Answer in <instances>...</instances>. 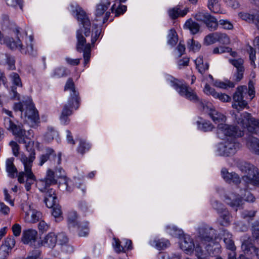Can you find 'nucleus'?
Wrapping results in <instances>:
<instances>
[{
    "label": "nucleus",
    "instance_id": "obj_1",
    "mask_svg": "<svg viewBox=\"0 0 259 259\" xmlns=\"http://www.w3.org/2000/svg\"><path fill=\"white\" fill-rule=\"evenodd\" d=\"M236 122L242 129L236 126L219 123L218 125L217 135L220 139L226 137H240L243 136V129L246 128L251 133L259 134V120L252 117L250 114L244 112L239 115H235Z\"/></svg>",
    "mask_w": 259,
    "mask_h": 259
},
{
    "label": "nucleus",
    "instance_id": "obj_2",
    "mask_svg": "<svg viewBox=\"0 0 259 259\" xmlns=\"http://www.w3.org/2000/svg\"><path fill=\"white\" fill-rule=\"evenodd\" d=\"M39 159L38 164L40 166H42L46 162L49 161L50 166L53 168L47 170L45 178L37 182V186L39 190L44 192L51 185L57 183V178L63 176L64 171L60 166H59L61 161V153L57 155L52 149H47L46 153L41 155Z\"/></svg>",
    "mask_w": 259,
    "mask_h": 259
},
{
    "label": "nucleus",
    "instance_id": "obj_3",
    "mask_svg": "<svg viewBox=\"0 0 259 259\" xmlns=\"http://www.w3.org/2000/svg\"><path fill=\"white\" fill-rule=\"evenodd\" d=\"M237 166L242 172L247 175L242 177L241 181L237 174L234 172H229L227 168H223L221 170V176L226 182L243 185L242 189L244 190L247 189L249 184L259 186V169L257 167L246 161H240Z\"/></svg>",
    "mask_w": 259,
    "mask_h": 259
},
{
    "label": "nucleus",
    "instance_id": "obj_4",
    "mask_svg": "<svg viewBox=\"0 0 259 259\" xmlns=\"http://www.w3.org/2000/svg\"><path fill=\"white\" fill-rule=\"evenodd\" d=\"M15 111H21V116H24L25 120L32 127H36L39 122V117L37 110L34 107L32 100L28 97L22 102L16 103L13 105Z\"/></svg>",
    "mask_w": 259,
    "mask_h": 259
},
{
    "label": "nucleus",
    "instance_id": "obj_5",
    "mask_svg": "<svg viewBox=\"0 0 259 259\" xmlns=\"http://www.w3.org/2000/svg\"><path fill=\"white\" fill-rule=\"evenodd\" d=\"M35 158L34 152L30 154L28 157L24 154H22L20 157V159L24 165L25 171L19 173L18 180L20 183L25 182V187L27 191L30 190L31 185L35 180V176L31 170L32 163Z\"/></svg>",
    "mask_w": 259,
    "mask_h": 259
},
{
    "label": "nucleus",
    "instance_id": "obj_6",
    "mask_svg": "<svg viewBox=\"0 0 259 259\" xmlns=\"http://www.w3.org/2000/svg\"><path fill=\"white\" fill-rule=\"evenodd\" d=\"M14 33L16 34L17 40H14L13 39H10L7 42V46L11 50H18L21 53L25 54H29L32 56H34L36 54V52L34 50L32 41L33 37L32 36H27V34L25 32V40L26 41V46H24L22 43V40H23V36H21L20 33V28L16 27L14 30Z\"/></svg>",
    "mask_w": 259,
    "mask_h": 259
},
{
    "label": "nucleus",
    "instance_id": "obj_7",
    "mask_svg": "<svg viewBox=\"0 0 259 259\" xmlns=\"http://www.w3.org/2000/svg\"><path fill=\"white\" fill-rule=\"evenodd\" d=\"M64 91L70 92V97L67 103L64 105L61 114L70 116L72 114L73 108L75 109L78 108L80 100L79 93L75 90L72 78L68 79L64 87Z\"/></svg>",
    "mask_w": 259,
    "mask_h": 259
},
{
    "label": "nucleus",
    "instance_id": "obj_8",
    "mask_svg": "<svg viewBox=\"0 0 259 259\" xmlns=\"http://www.w3.org/2000/svg\"><path fill=\"white\" fill-rule=\"evenodd\" d=\"M167 80L170 83L171 86L178 92L180 96L194 102L199 101V98L196 95V93L187 84H180V81L178 79L171 76L167 77Z\"/></svg>",
    "mask_w": 259,
    "mask_h": 259
},
{
    "label": "nucleus",
    "instance_id": "obj_9",
    "mask_svg": "<svg viewBox=\"0 0 259 259\" xmlns=\"http://www.w3.org/2000/svg\"><path fill=\"white\" fill-rule=\"evenodd\" d=\"M12 132L15 136L19 143L25 144L26 150L30 152L29 155L32 152L35 154L33 148V142L30 140L31 138L34 135L33 130H29L26 131L18 125Z\"/></svg>",
    "mask_w": 259,
    "mask_h": 259
},
{
    "label": "nucleus",
    "instance_id": "obj_10",
    "mask_svg": "<svg viewBox=\"0 0 259 259\" xmlns=\"http://www.w3.org/2000/svg\"><path fill=\"white\" fill-rule=\"evenodd\" d=\"M240 147V143L235 139H228L218 144L217 152L220 156H229L234 155Z\"/></svg>",
    "mask_w": 259,
    "mask_h": 259
},
{
    "label": "nucleus",
    "instance_id": "obj_11",
    "mask_svg": "<svg viewBox=\"0 0 259 259\" xmlns=\"http://www.w3.org/2000/svg\"><path fill=\"white\" fill-rule=\"evenodd\" d=\"M68 225L70 229L76 230L80 237L86 236L89 233V228L87 222L80 223L77 221L76 212L71 211L68 214Z\"/></svg>",
    "mask_w": 259,
    "mask_h": 259
},
{
    "label": "nucleus",
    "instance_id": "obj_12",
    "mask_svg": "<svg viewBox=\"0 0 259 259\" xmlns=\"http://www.w3.org/2000/svg\"><path fill=\"white\" fill-rule=\"evenodd\" d=\"M77 44L76 49L78 52L83 53L84 64H87L90 60L91 56V44L86 43V39L82 35V30L79 29L76 31Z\"/></svg>",
    "mask_w": 259,
    "mask_h": 259
},
{
    "label": "nucleus",
    "instance_id": "obj_13",
    "mask_svg": "<svg viewBox=\"0 0 259 259\" xmlns=\"http://www.w3.org/2000/svg\"><path fill=\"white\" fill-rule=\"evenodd\" d=\"M198 232V241L204 245L207 244V249L209 250L211 244H214L213 238L216 235V231L211 227L206 226L199 228Z\"/></svg>",
    "mask_w": 259,
    "mask_h": 259
},
{
    "label": "nucleus",
    "instance_id": "obj_14",
    "mask_svg": "<svg viewBox=\"0 0 259 259\" xmlns=\"http://www.w3.org/2000/svg\"><path fill=\"white\" fill-rule=\"evenodd\" d=\"M21 241L24 244L34 248H37L40 246V242L38 240L37 231L34 229L24 230L22 232Z\"/></svg>",
    "mask_w": 259,
    "mask_h": 259
},
{
    "label": "nucleus",
    "instance_id": "obj_15",
    "mask_svg": "<svg viewBox=\"0 0 259 259\" xmlns=\"http://www.w3.org/2000/svg\"><path fill=\"white\" fill-rule=\"evenodd\" d=\"M247 93V88L245 87H239L234 94L233 100L235 102L232 104V107L238 110H240L247 105V103L243 100L244 95Z\"/></svg>",
    "mask_w": 259,
    "mask_h": 259
},
{
    "label": "nucleus",
    "instance_id": "obj_16",
    "mask_svg": "<svg viewBox=\"0 0 259 259\" xmlns=\"http://www.w3.org/2000/svg\"><path fill=\"white\" fill-rule=\"evenodd\" d=\"M22 210L25 212L24 220L26 222L35 223L42 217L41 213L33 208V206L30 204H23Z\"/></svg>",
    "mask_w": 259,
    "mask_h": 259
},
{
    "label": "nucleus",
    "instance_id": "obj_17",
    "mask_svg": "<svg viewBox=\"0 0 259 259\" xmlns=\"http://www.w3.org/2000/svg\"><path fill=\"white\" fill-rule=\"evenodd\" d=\"M77 19L83 25L84 34L85 36H88L90 34L91 22L85 12L81 8L77 6L75 9Z\"/></svg>",
    "mask_w": 259,
    "mask_h": 259
},
{
    "label": "nucleus",
    "instance_id": "obj_18",
    "mask_svg": "<svg viewBox=\"0 0 259 259\" xmlns=\"http://www.w3.org/2000/svg\"><path fill=\"white\" fill-rule=\"evenodd\" d=\"M204 92L209 95H211L213 98L218 99L223 102H228L231 101V97L225 94H222L217 92L215 90L210 87L209 85L206 84L204 88Z\"/></svg>",
    "mask_w": 259,
    "mask_h": 259
},
{
    "label": "nucleus",
    "instance_id": "obj_19",
    "mask_svg": "<svg viewBox=\"0 0 259 259\" xmlns=\"http://www.w3.org/2000/svg\"><path fill=\"white\" fill-rule=\"evenodd\" d=\"M3 112L8 115V117H4V125L7 130L12 132L18 125L16 124L17 121L13 116L12 111L3 109Z\"/></svg>",
    "mask_w": 259,
    "mask_h": 259
},
{
    "label": "nucleus",
    "instance_id": "obj_20",
    "mask_svg": "<svg viewBox=\"0 0 259 259\" xmlns=\"http://www.w3.org/2000/svg\"><path fill=\"white\" fill-rule=\"evenodd\" d=\"M180 247L187 254H191L193 252L194 243L189 235H184L181 241Z\"/></svg>",
    "mask_w": 259,
    "mask_h": 259
},
{
    "label": "nucleus",
    "instance_id": "obj_21",
    "mask_svg": "<svg viewBox=\"0 0 259 259\" xmlns=\"http://www.w3.org/2000/svg\"><path fill=\"white\" fill-rule=\"evenodd\" d=\"M182 6L178 5L172 8H170L168 10V14L171 19H176L179 17H184L188 12L189 9L185 8L184 9H181Z\"/></svg>",
    "mask_w": 259,
    "mask_h": 259
},
{
    "label": "nucleus",
    "instance_id": "obj_22",
    "mask_svg": "<svg viewBox=\"0 0 259 259\" xmlns=\"http://www.w3.org/2000/svg\"><path fill=\"white\" fill-rule=\"evenodd\" d=\"M114 242L113 243V245L115 250L117 252H125L126 250L132 249V242L130 240L125 239L124 240L125 242L124 245L120 244V242L119 239L114 238Z\"/></svg>",
    "mask_w": 259,
    "mask_h": 259
},
{
    "label": "nucleus",
    "instance_id": "obj_23",
    "mask_svg": "<svg viewBox=\"0 0 259 259\" xmlns=\"http://www.w3.org/2000/svg\"><path fill=\"white\" fill-rule=\"evenodd\" d=\"M0 63L4 65H7L9 70H15V59L14 56L8 54H2L0 56Z\"/></svg>",
    "mask_w": 259,
    "mask_h": 259
},
{
    "label": "nucleus",
    "instance_id": "obj_24",
    "mask_svg": "<svg viewBox=\"0 0 259 259\" xmlns=\"http://www.w3.org/2000/svg\"><path fill=\"white\" fill-rule=\"evenodd\" d=\"M57 242V235L53 232H50L41 240L40 245H42L45 247L53 248L56 246Z\"/></svg>",
    "mask_w": 259,
    "mask_h": 259
},
{
    "label": "nucleus",
    "instance_id": "obj_25",
    "mask_svg": "<svg viewBox=\"0 0 259 259\" xmlns=\"http://www.w3.org/2000/svg\"><path fill=\"white\" fill-rule=\"evenodd\" d=\"M226 202L236 211L238 208H240L243 203V200L239 195L234 196L231 195L230 197H227Z\"/></svg>",
    "mask_w": 259,
    "mask_h": 259
},
{
    "label": "nucleus",
    "instance_id": "obj_26",
    "mask_svg": "<svg viewBox=\"0 0 259 259\" xmlns=\"http://www.w3.org/2000/svg\"><path fill=\"white\" fill-rule=\"evenodd\" d=\"M247 147L249 150L259 155V140L252 136H249L247 139Z\"/></svg>",
    "mask_w": 259,
    "mask_h": 259
},
{
    "label": "nucleus",
    "instance_id": "obj_27",
    "mask_svg": "<svg viewBox=\"0 0 259 259\" xmlns=\"http://www.w3.org/2000/svg\"><path fill=\"white\" fill-rule=\"evenodd\" d=\"M204 24L210 31L216 30L219 26V21L213 16L209 14Z\"/></svg>",
    "mask_w": 259,
    "mask_h": 259
},
{
    "label": "nucleus",
    "instance_id": "obj_28",
    "mask_svg": "<svg viewBox=\"0 0 259 259\" xmlns=\"http://www.w3.org/2000/svg\"><path fill=\"white\" fill-rule=\"evenodd\" d=\"M219 214L220 215L219 222L222 226H227L230 225L232 217L228 210L226 209L223 210Z\"/></svg>",
    "mask_w": 259,
    "mask_h": 259
},
{
    "label": "nucleus",
    "instance_id": "obj_29",
    "mask_svg": "<svg viewBox=\"0 0 259 259\" xmlns=\"http://www.w3.org/2000/svg\"><path fill=\"white\" fill-rule=\"evenodd\" d=\"M184 27L189 29L192 34H195L199 31L200 26L198 23L189 19L185 22Z\"/></svg>",
    "mask_w": 259,
    "mask_h": 259
},
{
    "label": "nucleus",
    "instance_id": "obj_30",
    "mask_svg": "<svg viewBox=\"0 0 259 259\" xmlns=\"http://www.w3.org/2000/svg\"><path fill=\"white\" fill-rule=\"evenodd\" d=\"M110 3L109 0H101L100 3L97 5L96 16L97 17L101 16L107 10Z\"/></svg>",
    "mask_w": 259,
    "mask_h": 259
},
{
    "label": "nucleus",
    "instance_id": "obj_31",
    "mask_svg": "<svg viewBox=\"0 0 259 259\" xmlns=\"http://www.w3.org/2000/svg\"><path fill=\"white\" fill-rule=\"evenodd\" d=\"M208 114L215 123L225 122L226 120L225 116L214 109H210Z\"/></svg>",
    "mask_w": 259,
    "mask_h": 259
},
{
    "label": "nucleus",
    "instance_id": "obj_32",
    "mask_svg": "<svg viewBox=\"0 0 259 259\" xmlns=\"http://www.w3.org/2000/svg\"><path fill=\"white\" fill-rule=\"evenodd\" d=\"M196 68L199 73L203 74L209 68V64L207 62L204 63L202 57L199 56L195 60Z\"/></svg>",
    "mask_w": 259,
    "mask_h": 259
},
{
    "label": "nucleus",
    "instance_id": "obj_33",
    "mask_svg": "<svg viewBox=\"0 0 259 259\" xmlns=\"http://www.w3.org/2000/svg\"><path fill=\"white\" fill-rule=\"evenodd\" d=\"M220 0H208V8L213 13H222L219 4Z\"/></svg>",
    "mask_w": 259,
    "mask_h": 259
},
{
    "label": "nucleus",
    "instance_id": "obj_34",
    "mask_svg": "<svg viewBox=\"0 0 259 259\" xmlns=\"http://www.w3.org/2000/svg\"><path fill=\"white\" fill-rule=\"evenodd\" d=\"M223 240L227 249L231 251H235L236 250V247L234 241L232 239V235L231 234L229 233H225Z\"/></svg>",
    "mask_w": 259,
    "mask_h": 259
},
{
    "label": "nucleus",
    "instance_id": "obj_35",
    "mask_svg": "<svg viewBox=\"0 0 259 259\" xmlns=\"http://www.w3.org/2000/svg\"><path fill=\"white\" fill-rule=\"evenodd\" d=\"M178 41V36L176 30L171 29L167 35V44L171 47H174Z\"/></svg>",
    "mask_w": 259,
    "mask_h": 259
},
{
    "label": "nucleus",
    "instance_id": "obj_36",
    "mask_svg": "<svg viewBox=\"0 0 259 259\" xmlns=\"http://www.w3.org/2000/svg\"><path fill=\"white\" fill-rule=\"evenodd\" d=\"M151 244L155 246L158 249L161 250L166 248L169 245V242L167 240L158 239L152 241Z\"/></svg>",
    "mask_w": 259,
    "mask_h": 259
},
{
    "label": "nucleus",
    "instance_id": "obj_37",
    "mask_svg": "<svg viewBox=\"0 0 259 259\" xmlns=\"http://www.w3.org/2000/svg\"><path fill=\"white\" fill-rule=\"evenodd\" d=\"M13 158H10L6 161L7 171L11 177H14L15 174L17 172V168L13 164Z\"/></svg>",
    "mask_w": 259,
    "mask_h": 259
},
{
    "label": "nucleus",
    "instance_id": "obj_38",
    "mask_svg": "<svg viewBox=\"0 0 259 259\" xmlns=\"http://www.w3.org/2000/svg\"><path fill=\"white\" fill-rule=\"evenodd\" d=\"M254 246L249 241H244L241 245V248L245 253L252 254L254 251Z\"/></svg>",
    "mask_w": 259,
    "mask_h": 259
},
{
    "label": "nucleus",
    "instance_id": "obj_39",
    "mask_svg": "<svg viewBox=\"0 0 259 259\" xmlns=\"http://www.w3.org/2000/svg\"><path fill=\"white\" fill-rule=\"evenodd\" d=\"M198 127L203 132H209L214 128L213 125L209 121L197 122Z\"/></svg>",
    "mask_w": 259,
    "mask_h": 259
},
{
    "label": "nucleus",
    "instance_id": "obj_40",
    "mask_svg": "<svg viewBox=\"0 0 259 259\" xmlns=\"http://www.w3.org/2000/svg\"><path fill=\"white\" fill-rule=\"evenodd\" d=\"M251 230L252 237L257 243H259V220H257L252 223Z\"/></svg>",
    "mask_w": 259,
    "mask_h": 259
},
{
    "label": "nucleus",
    "instance_id": "obj_41",
    "mask_svg": "<svg viewBox=\"0 0 259 259\" xmlns=\"http://www.w3.org/2000/svg\"><path fill=\"white\" fill-rule=\"evenodd\" d=\"M213 85L217 88L224 89H226L228 88H234L235 86L234 82L230 80H226L225 82H223L217 80L214 81Z\"/></svg>",
    "mask_w": 259,
    "mask_h": 259
},
{
    "label": "nucleus",
    "instance_id": "obj_42",
    "mask_svg": "<svg viewBox=\"0 0 259 259\" xmlns=\"http://www.w3.org/2000/svg\"><path fill=\"white\" fill-rule=\"evenodd\" d=\"M217 42V32L210 33L204 37V43L208 46Z\"/></svg>",
    "mask_w": 259,
    "mask_h": 259
},
{
    "label": "nucleus",
    "instance_id": "obj_43",
    "mask_svg": "<svg viewBox=\"0 0 259 259\" xmlns=\"http://www.w3.org/2000/svg\"><path fill=\"white\" fill-rule=\"evenodd\" d=\"M9 77L13 84L22 87V83L19 75L16 72H12L9 75Z\"/></svg>",
    "mask_w": 259,
    "mask_h": 259
},
{
    "label": "nucleus",
    "instance_id": "obj_44",
    "mask_svg": "<svg viewBox=\"0 0 259 259\" xmlns=\"http://www.w3.org/2000/svg\"><path fill=\"white\" fill-rule=\"evenodd\" d=\"M217 41L223 45H228L230 42L228 35L224 33L217 32Z\"/></svg>",
    "mask_w": 259,
    "mask_h": 259
},
{
    "label": "nucleus",
    "instance_id": "obj_45",
    "mask_svg": "<svg viewBox=\"0 0 259 259\" xmlns=\"http://www.w3.org/2000/svg\"><path fill=\"white\" fill-rule=\"evenodd\" d=\"M101 32V28L97 25H95L92 30L91 44L94 45L98 39Z\"/></svg>",
    "mask_w": 259,
    "mask_h": 259
},
{
    "label": "nucleus",
    "instance_id": "obj_46",
    "mask_svg": "<svg viewBox=\"0 0 259 259\" xmlns=\"http://www.w3.org/2000/svg\"><path fill=\"white\" fill-rule=\"evenodd\" d=\"M57 136V132L53 127H49L45 135V140L48 142H50Z\"/></svg>",
    "mask_w": 259,
    "mask_h": 259
},
{
    "label": "nucleus",
    "instance_id": "obj_47",
    "mask_svg": "<svg viewBox=\"0 0 259 259\" xmlns=\"http://www.w3.org/2000/svg\"><path fill=\"white\" fill-rule=\"evenodd\" d=\"M229 62L236 68V70L244 69L243 66L244 61L241 58L230 59H229Z\"/></svg>",
    "mask_w": 259,
    "mask_h": 259
},
{
    "label": "nucleus",
    "instance_id": "obj_48",
    "mask_svg": "<svg viewBox=\"0 0 259 259\" xmlns=\"http://www.w3.org/2000/svg\"><path fill=\"white\" fill-rule=\"evenodd\" d=\"M187 44L188 49L193 52L198 51L201 48L200 44L193 39H189Z\"/></svg>",
    "mask_w": 259,
    "mask_h": 259
},
{
    "label": "nucleus",
    "instance_id": "obj_49",
    "mask_svg": "<svg viewBox=\"0 0 259 259\" xmlns=\"http://www.w3.org/2000/svg\"><path fill=\"white\" fill-rule=\"evenodd\" d=\"M209 13L205 11L197 12L194 16V18L199 22L204 23Z\"/></svg>",
    "mask_w": 259,
    "mask_h": 259
},
{
    "label": "nucleus",
    "instance_id": "obj_50",
    "mask_svg": "<svg viewBox=\"0 0 259 259\" xmlns=\"http://www.w3.org/2000/svg\"><path fill=\"white\" fill-rule=\"evenodd\" d=\"M90 148V146L88 143H87L84 141L80 140L79 142V147L77 151L81 154H83L86 151H88Z\"/></svg>",
    "mask_w": 259,
    "mask_h": 259
},
{
    "label": "nucleus",
    "instance_id": "obj_51",
    "mask_svg": "<svg viewBox=\"0 0 259 259\" xmlns=\"http://www.w3.org/2000/svg\"><path fill=\"white\" fill-rule=\"evenodd\" d=\"M219 25H220L223 29L226 30H232L233 29V24L228 20H220L219 21Z\"/></svg>",
    "mask_w": 259,
    "mask_h": 259
},
{
    "label": "nucleus",
    "instance_id": "obj_52",
    "mask_svg": "<svg viewBox=\"0 0 259 259\" xmlns=\"http://www.w3.org/2000/svg\"><path fill=\"white\" fill-rule=\"evenodd\" d=\"M256 211L255 210H245L241 213V217L242 218L247 220H252L255 216Z\"/></svg>",
    "mask_w": 259,
    "mask_h": 259
},
{
    "label": "nucleus",
    "instance_id": "obj_53",
    "mask_svg": "<svg viewBox=\"0 0 259 259\" xmlns=\"http://www.w3.org/2000/svg\"><path fill=\"white\" fill-rule=\"evenodd\" d=\"M57 196L48 198H45L44 202L48 207H53L57 204Z\"/></svg>",
    "mask_w": 259,
    "mask_h": 259
},
{
    "label": "nucleus",
    "instance_id": "obj_54",
    "mask_svg": "<svg viewBox=\"0 0 259 259\" xmlns=\"http://www.w3.org/2000/svg\"><path fill=\"white\" fill-rule=\"evenodd\" d=\"M57 242L61 245H65L68 242V238L64 233H61L57 235Z\"/></svg>",
    "mask_w": 259,
    "mask_h": 259
},
{
    "label": "nucleus",
    "instance_id": "obj_55",
    "mask_svg": "<svg viewBox=\"0 0 259 259\" xmlns=\"http://www.w3.org/2000/svg\"><path fill=\"white\" fill-rule=\"evenodd\" d=\"M239 17L243 20L248 22H254L255 16L246 13H240Z\"/></svg>",
    "mask_w": 259,
    "mask_h": 259
},
{
    "label": "nucleus",
    "instance_id": "obj_56",
    "mask_svg": "<svg viewBox=\"0 0 259 259\" xmlns=\"http://www.w3.org/2000/svg\"><path fill=\"white\" fill-rule=\"evenodd\" d=\"M9 145L11 146L13 155L17 157L19 154L20 146L17 143L14 141H11L9 143Z\"/></svg>",
    "mask_w": 259,
    "mask_h": 259
},
{
    "label": "nucleus",
    "instance_id": "obj_57",
    "mask_svg": "<svg viewBox=\"0 0 259 259\" xmlns=\"http://www.w3.org/2000/svg\"><path fill=\"white\" fill-rule=\"evenodd\" d=\"M15 245V240L14 238H7L5 240V244L1 246H6L8 250H11Z\"/></svg>",
    "mask_w": 259,
    "mask_h": 259
},
{
    "label": "nucleus",
    "instance_id": "obj_58",
    "mask_svg": "<svg viewBox=\"0 0 259 259\" xmlns=\"http://www.w3.org/2000/svg\"><path fill=\"white\" fill-rule=\"evenodd\" d=\"M167 229H169V233L175 237H180L183 234V231L182 230L179 229L175 226H172L171 228L168 227Z\"/></svg>",
    "mask_w": 259,
    "mask_h": 259
},
{
    "label": "nucleus",
    "instance_id": "obj_59",
    "mask_svg": "<svg viewBox=\"0 0 259 259\" xmlns=\"http://www.w3.org/2000/svg\"><path fill=\"white\" fill-rule=\"evenodd\" d=\"M195 253V255L199 259H204L205 256L203 254V250L201 246L199 245H197L196 246L194 245V251Z\"/></svg>",
    "mask_w": 259,
    "mask_h": 259
},
{
    "label": "nucleus",
    "instance_id": "obj_60",
    "mask_svg": "<svg viewBox=\"0 0 259 259\" xmlns=\"http://www.w3.org/2000/svg\"><path fill=\"white\" fill-rule=\"evenodd\" d=\"M231 51V48L229 47H216L213 50V53L214 54H222L225 52H229Z\"/></svg>",
    "mask_w": 259,
    "mask_h": 259
},
{
    "label": "nucleus",
    "instance_id": "obj_61",
    "mask_svg": "<svg viewBox=\"0 0 259 259\" xmlns=\"http://www.w3.org/2000/svg\"><path fill=\"white\" fill-rule=\"evenodd\" d=\"M67 75L64 68L60 67L56 69L54 72V76L57 77H61Z\"/></svg>",
    "mask_w": 259,
    "mask_h": 259
},
{
    "label": "nucleus",
    "instance_id": "obj_62",
    "mask_svg": "<svg viewBox=\"0 0 259 259\" xmlns=\"http://www.w3.org/2000/svg\"><path fill=\"white\" fill-rule=\"evenodd\" d=\"M247 93L250 97V100H251L255 95L254 83L252 81H250L248 83V89L247 90Z\"/></svg>",
    "mask_w": 259,
    "mask_h": 259
},
{
    "label": "nucleus",
    "instance_id": "obj_63",
    "mask_svg": "<svg viewBox=\"0 0 259 259\" xmlns=\"http://www.w3.org/2000/svg\"><path fill=\"white\" fill-rule=\"evenodd\" d=\"M52 208H53L52 215L56 218H59L62 214L60 206L56 204Z\"/></svg>",
    "mask_w": 259,
    "mask_h": 259
},
{
    "label": "nucleus",
    "instance_id": "obj_64",
    "mask_svg": "<svg viewBox=\"0 0 259 259\" xmlns=\"http://www.w3.org/2000/svg\"><path fill=\"white\" fill-rule=\"evenodd\" d=\"M40 254V250L38 249H35L32 251L31 255H28L27 257L24 259H39Z\"/></svg>",
    "mask_w": 259,
    "mask_h": 259
}]
</instances>
